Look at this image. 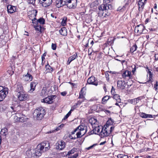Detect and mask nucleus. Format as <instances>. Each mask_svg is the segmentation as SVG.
<instances>
[{
  "instance_id": "1",
  "label": "nucleus",
  "mask_w": 158,
  "mask_h": 158,
  "mask_svg": "<svg viewBox=\"0 0 158 158\" xmlns=\"http://www.w3.org/2000/svg\"><path fill=\"white\" fill-rule=\"evenodd\" d=\"M87 128V127L85 126H79L71 132V135L69 136V138L71 139H75L76 138H81L86 133Z\"/></svg>"
},
{
  "instance_id": "2",
  "label": "nucleus",
  "mask_w": 158,
  "mask_h": 158,
  "mask_svg": "<svg viewBox=\"0 0 158 158\" xmlns=\"http://www.w3.org/2000/svg\"><path fill=\"white\" fill-rule=\"evenodd\" d=\"M46 113L44 109L40 107L35 109L34 112V115L38 120H40L43 118Z\"/></svg>"
},
{
  "instance_id": "3",
  "label": "nucleus",
  "mask_w": 158,
  "mask_h": 158,
  "mask_svg": "<svg viewBox=\"0 0 158 158\" xmlns=\"http://www.w3.org/2000/svg\"><path fill=\"white\" fill-rule=\"evenodd\" d=\"M39 150H38L37 148L36 150L30 148L26 151V154L28 157L35 158V157L36 156H41V153L39 152Z\"/></svg>"
},
{
  "instance_id": "4",
  "label": "nucleus",
  "mask_w": 158,
  "mask_h": 158,
  "mask_svg": "<svg viewBox=\"0 0 158 158\" xmlns=\"http://www.w3.org/2000/svg\"><path fill=\"white\" fill-rule=\"evenodd\" d=\"M10 108L11 109L12 111H13L14 112L13 114H16V117L17 118H16V119L18 121L21 123H23L27 121V118L25 115L23 114H20V115L17 113H15V112L16 111V110L14 106H11Z\"/></svg>"
},
{
  "instance_id": "5",
  "label": "nucleus",
  "mask_w": 158,
  "mask_h": 158,
  "mask_svg": "<svg viewBox=\"0 0 158 158\" xmlns=\"http://www.w3.org/2000/svg\"><path fill=\"white\" fill-rule=\"evenodd\" d=\"M109 126V120L107 122L106 124L104 126V127H101V129L102 130L100 133V135L102 137L107 136H108V130L107 127Z\"/></svg>"
},
{
  "instance_id": "6",
  "label": "nucleus",
  "mask_w": 158,
  "mask_h": 158,
  "mask_svg": "<svg viewBox=\"0 0 158 158\" xmlns=\"http://www.w3.org/2000/svg\"><path fill=\"white\" fill-rule=\"evenodd\" d=\"M37 11L36 10H32L28 12V16L30 19H31L33 23L35 24V21L37 19L36 18L37 14Z\"/></svg>"
},
{
  "instance_id": "7",
  "label": "nucleus",
  "mask_w": 158,
  "mask_h": 158,
  "mask_svg": "<svg viewBox=\"0 0 158 158\" xmlns=\"http://www.w3.org/2000/svg\"><path fill=\"white\" fill-rule=\"evenodd\" d=\"M8 93L7 88H4L2 86H0V101L3 100Z\"/></svg>"
},
{
  "instance_id": "8",
  "label": "nucleus",
  "mask_w": 158,
  "mask_h": 158,
  "mask_svg": "<svg viewBox=\"0 0 158 158\" xmlns=\"http://www.w3.org/2000/svg\"><path fill=\"white\" fill-rule=\"evenodd\" d=\"M109 9V0H103V4L98 7L100 10L105 11L106 12Z\"/></svg>"
},
{
  "instance_id": "9",
  "label": "nucleus",
  "mask_w": 158,
  "mask_h": 158,
  "mask_svg": "<svg viewBox=\"0 0 158 158\" xmlns=\"http://www.w3.org/2000/svg\"><path fill=\"white\" fill-rule=\"evenodd\" d=\"M56 97V95H52L50 96H48V97L41 100L42 102L46 103L48 104H51L53 102V99Z\"/></svg>"
},
{
  "instance_id": "10",
  "label": "nucleus",
  "mask_w": 158,
  "mask_h": 158,
  "mask_svg": "<svg viewBox=\"0 0 158 158\" xmlns=\"http://www.w3.org/2000/svg\"><path fill=\"white\" fill-rule=\"evenodd\" d=\"M18 99L21 101H24L28 98V94L24 92H20L17 94Z\"/></svg>"
},
{
  "instance_id": "11",
  "label": "nucleus",
  "mask_w": 158,
  "mask_h": 158,
  "mask_svg": "<svg viewBox=\"0 0 158 158\" xmlns=\"http://www.w3.org/2000/svg\"><path fill=\"white\" fill-rule=\"evenodd\" d=\"M144 28V26L141 24L135 27V32H137L139 34H141L143 33Z\"/></svg>"
},
{
  "instance_id": "12",
  "label": "nucleus",
  "mask_w": 158,
  "mask_h": 158,
  "mask_svg": "<svg viewBox=\"0 0 158 158\" xmlns=\"http://www.w3.org/2000/svg\"><path fill=\"white\" fill-rule=\"evenodd\" d=\"M147 0H139L137 5L139 6V10L142 11L144 8V5L146 2Z\"/></svg>"
},
{
  "instance_id": "13",
  "label": "nucleus",
  "mask_w": 158,
  "mask_h": 158,
  "mask_svg": "<svg viewBox=\"0 0 158 158\" xmlns=\"http://www.w3.org/2000/svg\"><path fill=\"white\" fill-rule=\"evenodd\" d=\"M77 0H69L68 4L67 7L69 9H74L77 6Z\"/></svg>"
},
{
  "instance_id": "14",
  "label": "nucleus",
  "mask_w": 158,
  "mask_h": 158,
  "mask_svg": "<svg viewBox=\"0 0 158 158\" xmlns=\"http://www.w3.org/2000/svg\"><path fill=\"white\" fill-rule=\"evenodd\" d=\"M65 144L63 141H58L56 143V148L59 150H62L65 148Z\"/></svg>"
},
{
  "instance_id": "15",
  "label": "nucleus",
  "mask_w": 158,
  "mask_h": 158,
  "mask_svg": "<svg viewBox=\"0 0 158 158\" xmlns=\"http://www.w3.org/2000/svg\"><path fill=\"white\" fill-rule=\"evenodd\" d=\"M46 142H44L40 144H38L37 146V150H39V152L41 153V155L42 153L44 152V150Z\"/></svg>"
},
{
  "instance_id": "16",
  "label": "nucleus",
  "mask_w": 158,
  "mask_h": 158,
  "mask_svg": "<svg viewBox=\"0 0 158 158\" xmlns=\"http://www.w3.org/2000/svg\"><path fill=\"white\" fill-rule=\"evenodd\" d=\"M96 80L94 76H92L88 78L87 82L89 84H91L97 86L98 83Z\"/></svg>"
},
{
  "instance_id": "17",
  "label": "nucleus",
  "mask_w": 158,
  "mask_h": 158,
  "mask_svg": "<svg viewBox=\"0 0 158 158\" xmlns=\"http://www.w3.org/2000/svg\"><path fill=\"white\" fill-rule=\"evenodd\" d=\"M127 85V84L124 81L122 80H118L117 81L118 87L121 89H124Z\"/></svg>"
},
{
  "instance_id": "18",
  "label": "nucleus",
  "mask_w": 158,
  "mask_h": 158,
  "mask_svg": "<svg viewBox=\"0 0 158 158\" xmlns=\"http://www.w3.org/2000/svg\"><path fill=\"white\" fill-rule=\"evenodd\" d=\"M7 8L8 13H13L16 10V7L15 6L10 5L7 6Z\"/></svg>"
},
{
  "instance_id": "19",
  "label": "nucleus",
  "mask_w": 158,
  "mask_h": 158,
  "mask_svg": "<svg viewBox=\"0 0 158 158\" xmlns=\"http://www.w3.org/2000/svg\"><path fill=\"white\" fill-rule=\"evenodd\" d=\"M24 80L27 81H30L32 80L33 77L32 76L28 73L23 77Z\"/></svg>"
},
{
  "instance_id": "20",
  "label": "nucleus",
  "mask_w": 158,
  "mask_h": 158,
  "mask_svg": "<svg viewBox=\"0 0 158 158\" xmlns=\"http://www.w3.org/2000/svg\"><path fill=\"white\" fill-rule=\"evenodd\" d=\"M41 2L43 3V5L45 7L49 6L52 3V0H40Z\"/></svg>"
},
{
  "instance_id": "21",
  "label": "nucleus",
  "mask_w": 158,
  "mask_h": 158,
  "mask_svg": "<svg viewBox=\"0 0 158 158\" xmlns=\"http://www.w3.org/2000/svg\"><path fill=\"white\" fill-rule=\"evenodd\" d=\"M131 73L130 71H125L123 72L122 75L124 79H125L127 77H128L129 78H131L132 77Z\"/></svg>"
},
{
  "instance_id": "22",
  "label": "nucleus",
  "mask_w": 158,
  "mask_h": 158,
  "mask_svg": "<svg viewBox=\"0 0 158 158\" xmlns=\"http://www.w3.org/2000/svg\"><path fill=\"white\" fill-rule=\"evenodd\" d=\"M48 94V91L46 87H44L40 94V95L42 97H44L47 96Z\"/></svg>"
},
{
  "instance_id": "23",
  "label": "nucleus",
  "mask_w": 158,
  "mask_h": 158,
  "mask_svg": "<svg viewBox=\"0 0 158 158\" xmlns=\"http://www.w3.org/2000/svg\"><path fill=\"white\" fill-rule=\"evenodd\" d=\"M101 106L99 105H95L91 107L92 110L96 112H99L102 110Z\"/></svg>"
},
{
  "instance_id": "24",
  "label": "nucleus",
  "mask_w": 158,
  "mask_h": 158,
  "mask_svg": "<svg viewBox=\"0 0 158 158\" xmlns=\"http://www.w3.org/2000/svg\"><path fill=\"white\" fill-rule=\"evenodd\" d=\"M38 84L37 82L34 81L32 82L30 84L31 89L29 91V92L31 93L35 89V87L36 85Z\"/></svg>"
},
{
  "instance_id": "25",
  "label": "nucleus",
  "mask_w": 158,
  "mask_h": 158,
  "mask_svg": "<svg viewBox=\"0 0 158 158\" xmlns=\"http://www.w3.org/2000/svg\"><path fill=\"white\" fill-rule=\"evenodd\" d=\"M93 131L94 132L95 134H99L100 135V126L98 125V124H97L96 126H94Z\"/></svg>"
},
{
  "instance_id": "26",
  "label": "nucleus",
  "mask_w": 158,
  "mask_h": 158,
  "mask_svg": "<svg viewBox=\"0 0 158 158\" xmlns=\"http://www.w3.org/2000/svg\"><path fill=\"white\" fill-rule=\"evenodd\" d=\"M89 122L92 126L93 127H94V126H96L98 123L97 119L94 118H91L90 119Z\"/></svg>"
},
{
  "instance_id": "27",
  "label": "nucleus",
  "mask_w": 158,
  "mask_h": 158,
  "mask_svg": "<svg viewBox=\"0 0 158 158\" xmlns=\"http://www.w3.org/2000/svg\"><path fill=\"white\" fill-rule=\"evenodd\" d=\"M140 116L143 118H152L155 117V115L152 116L151 114H147L144 113H142L140 114Z\"/></svg>"
},
{
  "instance_id": "28",
  "label": "nucleus",
  "mask_w": 158,
  "mask_h": 158,
  "mask_svg": "<svg viewBox=\"0 0 158 158\" xmlns=\"http://www.w3.org/2000/svg\"><path fill=\"white\" fill-rule=\"evenodd\" d=\"M59 32L62 35H67V29L65 27H63L59 30Z\"/></svg>"
},
{
  "instance_id": "29",
  "label": "nucleus",
  "mask_w": 158,
  "mask_h": 158,
  "mask_svg": "<svg viewBox=\"0 0 158 158\" xmlns=\"http://www.w3.org/2000/svg\"><path fill=\"white\" fill-rule=\"evenodd\" d=\"M99 3L98 0H94L91 3L89 4L91 8H93L97 6L98 4Z\"/></svg>"
},
{
  "instance_id": "30",
  "label": "nucleus",
  "mask_w": 158,
  "mask_h": 158,
  "mask_svg": "<svg viewBox=\"0 0 158 158\" xmlns=\"http://www.w3.org/2000/svg\"><path fill=\"white\" fill-rule=\"evenodd\" d=\"M45 68L47 72L48 73L52 72L53 70V68L51 67L50 65H49L48 62L47 64L45 65Z\"/></svg>"
},
{
  "instance_id": "31",
  "label": "nucleus",
  "mask_w": 158,
  "mask_h": 158,
  "mask_svg": "<svg viewBox=\"0 0 158 158\" xmlns=\"http://www.w3.org/2000/svg\"><path fill=\"white\" fill-rule=\"evenodd\" d=\"M114 99H115L116 101L118 103L121 102V99L120 98V96L118 94H115L113 96Z\"/></svg>"
},
{
  "instance_id": "32",
  "label": "nucleus",
  "mask_w": 158,
  "mask_h": 158,
  "mask_svg": "<svg viewBox=\"0 0 158 158\" xmlns=\"http://www.w3.org/2000/svg\"><path fill=\"white\" fill-rule=\"evenodd\" d=\"M56 6L58 8H59L64 6L63 5L62 0H56Z\"/></svg>"
},
{
  "instance_id": "33",
  "label": "nucleus",
  "mask_w": 158,
  "mask_h": 158,
  "mask_svg": "<svg viewBox=\"0 0 158 158\" xmlns=\"http://www.w3.org/2000/svg\"><path fill=\"white\" fill-rule=\"evenodd\" d=\"M109 100V96L106 95L102 99V103L103 104H105Z\"/></svg>"
},
{
  "instance_id": "34",
  "label": "nucleus",
  "mask_w": 158,
  "mask_h": 158,
  "mask_svg": "<svg viewBox=\"0 0 158 158\" xmlns=\"http://www.w3.org/2000/svg\"><path fill=\"white\" fill-rule=\"evenodd\" d=\"M8 131V129L6 128L2 129L1 131V134L2 135L6 136Z\"/></svg>"
},
{
  "instance_id": "35",
  "label": "nucleus",
  "mask_w": 158,
  "mask_h": 158,
  "mask_svg": "<svg viewBox=\"0 0 158 158\" xmlns=\"http://www.w3.org/2000/svg\"><path fill=\"white\" fill-rule=\"evenodd\" d=\"M35 22H39L40 24H45V20L44 18H40L38 19H37Z\"/></svg>"
},
{
  "instance_id": "36",
  "label": "nucleus",
  "mask_w": 158,
  "mask_h": 158,
  "mask_svg": "<svg viewBox=\"0 0 158 158\" xmlns=\"http://www.w3.org/2000/svg\"><path fill=\"white\" fill-rule=\"evenodd\" d=\"M128 5V4L127 3H126L125 5L123 6L122 7L121 6L119 7L117 9V11H120L122 10V11L124 10L127 6Z\"/></svg>"
},
{
  "instance_id": "37",
  "label": "nucleus",
  "mask_w": 158,
  "mask_h": 158,
  "mask_svg": "<svg viewBox=\"0 0 158 158\" xmlns=\"http://www.w3.org/2000/svg\"><path fill=\"white\" fill-rule=\"evenodd\" d=\"M77 57V55L76 53H75L73 56H70L69 58L70 61H72L73 60H74Z\"/></svg>"
},
{
  "instance_id": "38",
  "label": "nucleus",
  "mask_w": 158,
  "mask_h": 158,
  "mask_svg": "<svg viewBox=\"0 0 158 158\" xmlns=\"http://www.w3.org/2000/svg\"><path fill=\"white\" fill-rule=\"evenodd\" d=\"M23 89V88L22 86L20 85H18L17 86V91L18 92V93L20 92H22Z\"/></svg>"
},
{
  "instance_id": "39",
  "label": "nucleus",
  "mask_w": 158,
  "mask_h": 158,
  "mask_svg": "<svg viewBox=\"0 0 158 158\" xmlns=\"http://www.w3.org/2000/svg\"><path fill=\"white\" fill-rule=\"evenodd\" d=\"M137 45L136 44H135L133 45L131 48H130V51L132 52H133L134 51H135L137 49Z\"/></svg>"
},
{
  "instance_id": "40",
  "label": "nucleus",
  "mask_w": 158,
  "mask_h": 158,
  "mask_svg": "<svg viewBox=\"0 0 158 158\" xmlns=\"http://www.w3.org/2000/svg\"><path fill=\"white\" fill-rule=\"evenodd\" d=\"M118 158H128V157L127 155L123 154H119L117 156Z\"/></svg>"
},
{
  "instance_id": "41",
  "label": "nucleus",
  "mask_w": 158,
  "mask_h": 158,
  "mask_svg": "<svg viewBox=\"0 0 158 158\" xmlns=\"http://www.w3.org/2000/svg\"><path fill=\"white\" fill-rule=\"evenodd\" d=\"M45 145L44 150V152L48 150L50 148L49 144L48 142H46Z\"/></svg>"
},
{
  "instance_id": "42",
  "label": "nucleus",
  "mask_w": 158,
  "mask_h": 158,
  "mask_svg": "<svg viewBox=\"0 0 158 158\" xmlns=\"http://www.w3.org/2000/svg\"><path fill=\"white\" fill-rule=\"evenodd\" d=\"M67 19V18L66 17H64L63 18L61 22V24L62 26H64L66 25Z\"/></svg>"
},
{
  "instance_id": "43",
  "label": "nucleus",
  "mask_w": 158,
  "mask_h": 158,
  "mask_svg": "<svg viewBox=\"0 0 158 158\" xmlns=\"http://www.w3.org/2000/svg\"><path fill=\"white\" fill-rule=\"evenodd\" d=\"M154 88L155 90L158 92V82L156 81V83L154 85Z\"/></svg>"
},
{
  "instance_id": "44",
  "label": "nucleus",
  "mask_w": 158,
  "mask_h": 158,
  "mask_svg": "<svg viewBox=\"0 0 158 158\" xmlns=\"http://www.w3.org/2000/svg\"><path fill=\"white\" fill-rule=\"evenodd\" d=\"M75 148L72 149L70 151L68 152L67 155H69L70 154H72L74 153L75 152Z\"/></svg>"
},
{
  "instance_id": "45",
  "label": "nucleus",
  "mask_w": 158,
  "mask_h": 158,
  "mask_svg": "<svg viewBox=\"0 0 158 158\" xmlns=\"http://www.w3.org/2000/svg\"><path fill=\"white\" fill-rule=\"evenodd\" d=\"M83 88H82L79 94V96L78 97L79 98H84V96L82 94V90L83 89Z\"/></svg>"
},
{
  "instance_id": "46",
  "label": "nucleus",
  "mask_w": 158,
  "mask_h": 158,
  "mask_svg": "<svg viewBox=\"0 0 158 158\" xmlns=\"http://www.w3.org/2000/svg\"><path fill=\"white\" fill-rule=\"evenodd\" d=\"M69 1V0H62V1L64 5H66L67 6Z\"/></svg>"
},
{
  "instance_id": "47",
  "label": "nucleus",
  "mask_w": 158,
  "mask_h": 158,
  "mask_svg": "<svg viewBox=\"0 0 158 158\" xmlns=\"http://www.w3.org/2000/svg\"><path fill=\"white\" fill-rule=\"evenodd\" d=\"M111 93L113 96L116 94L115 91V89L113 86L112 87V89L111 90Z\"/></svg>"
},
{
  "instance_id": "48",
  "label": "nucleus",
  "mask_w": 158,
  "mask_h": 158,
  "mask_svg": "<svg viewBox=\"0 0 158 158\" xmlns=\"http://www.w3.org/2000/svg\"><path fill=\"white\" fill-rule=\"evenodd\" d=\"M114 122V121L111 118H109V125H113Z\"/></svg>"
},
{
  "instance_id": "49",
  "label": "nucleus",
  "mask_w": 158,
  "mask_h": 158,
  "mask_svg": "<svg viewBox=\"0 0 158 158\" xmlns=\"http://www.w3.org/2000/svg\"><path fill=\"white\" fill-rule=\"evenodd\" d=\"M78 105H77V103H76L75 105L73 106L71 108V110H73L75 109L78 107Z\"/></svg>"
},
{
  "instance_id": "50",
  "label": "nucleus",
  "mask_w": 158,
  "mask_h": 158,
  "mask_svg": "<svg viewBox=\"0 0 158 158\" xmlns=\"http://www.w3.org/2000/svg\"><path fill=\"white\" fill-rule=\"evenodd\" d=\"M35 0H28V2L29 4H31L33 5L35 4Z\"/></svg>"
},
{
  "instance_id": "51",
  "label": "nucleus",
  "mask_w": 158,
  "mask_h": 158,
  "mask_svg": "<svg viewBox=\"0 0 158 158\" xmlns=\"http://www.w3.org/2000/svg\"><path fill=\"white\" fill-rule=\"evenodd\" d=\"M108 71H106L105 73V77L106 78V80L108 81H109V74L108 73Z\"/></svg>"
},
{
  "instance_id": "52",
  "label": "nucleus",
  "mask_w": 158,
  "mask_h": 158,
  "mask_svg": "<svg viewBox=\"0 0 158 158\" xmlns=\"http://www.w3.org/2000/svg\"><path fill=\"white\" fill-rule=\"evenodd\" d=\"M78 154L77 153L75 154L74 155L71 156L69 157L70 158H77V157L78 156Z\"/></svg>"
},
{
  "instance_id": "53",
  "label": "nucleus",
  "mask_w": 158,
  "mask_h": 158,
  "mask_svg": "<svg viewBox=\"0 0 158 158\" xmlns=\"http://www.w3.org/2000/svg\"><path fill=\"white\" fill-rule=\"evenodd\" d=\"M78 154L77 153L75 154L74 155L71 156L69 157L70 158H77V157L78 156Z\"/></svg>"
},
{
  "instance_id": "54",
  "label": "nucleus",
  "mask_w": 158,
  "mask_h": 158,
  "mask_svg": "<svg viewBox=\"0 0 158 158\" xmlns=\"http://www.w3.org/2000/svg\"><path fill=\"white\" fill-rule=\"evenodd\" d=\"M154 57V60L155 61L158 60V53L155 54Z\"/></svg>"
},
{
  "instance_id": "55",
  "label": "nucleus",
  "mask_w": 158,
  "mask_h": 158,
  "mask_svg": "<svg viewBox=\"0 0 158 158\" xmlns=\"http://www.w3.org/2000/svg\"><path fill=\"white\" fill-rule=\"evenodd\" d=\"M56 48V46L55 44L52 43V48L53 50H55Z\"/></svg>"
},
{
  "instance_id": "56",
  "label": "nucleus",
  "mask_w": 158,
  "mask_h": 158,
  "mask_svg": "<svg viewBox=\"0 0 158 158\" xmlns=\"http://www.w3.org/2000/svg\"><path fill=\"white\" fill-rule=\"evenodd\" d=\"M96 145V144H94L90 146L89 147L87 148L86 149H87L88 150H89V149L92 148L94 147Z\"/></svg>"
},
{
  "instance_id": "57",
  "label": "nucleus",
  "mask_w": 158,
  "mask_h": 158,
  "mask_svg": "<svg viewBox=\"0 0 158 158\" xmlns=\"http://www.w3.org/2000/svg\"><path fill=\"white\" fill-rule=\"evenodd\" d=\"M67 94V92L66 91H64L61 93L60 94L63 96H65Z\"/></svg>"
},
{
  "instance_id": "58",
  "label": "nucleus",
  "mask_w": 158,
  "mask_h": 158,
  "mask_svg": "<svg viewBox=\"0 0 158 158\" xmlns=\"http://www.w3.org/2000/svg\"><path fill=\"white\" fill-rule=\"evenodd\" d=\"M51 16L53 18L56 19V16L54 14H52L51 15Z\"/></svg>"
},
{
  "instance_id": "59",
  "label": "nucleus",
  "mask_w": 158,
  "mask_h": 158,
  "mask_svg": "<svg viewBox=\"0 0 158 158\" xmlns=\"http://www.w3.org/2000/svg\"><path fill=\"white\" fill-rule=\"evenodd\" d=\"M112 38V39L110 40H111L110 41H109V43H110L111 44H112L113 43L114 41V40L115 39V38Z\"/></svg>"
},
{
  "instance_id": "60",
  "label": "nucleus",
  "mask_w": 158,
  "mask_h": 158,
  "mask_svg": "<svg viewBox=\"0 0 158 158\" xmlns=\"http://www.w3.org/2000/svg\"><path fill=\"white\" fill-rule=\"evenodd\" d=\"M82 101L81 100L78 101L77 103H76L79 106L81 105V104L82 103Z\"/></svg>"
},
{
  "instance_id": "61",
  "label": "nucleus",
  "mask_w": 158,
  "mask_h": 158,
  "mask_svg": "<svg viewBox=\"0 0 158 158\" xmlns=\"http://www.w3.org/2000/svg\"><path fill=\"white\" fill-rule=\"evenodd\" d=\"M89 40H88L87 41V43H86V44L84 45V46H85L86 48H87L88 47V43Z\"/></svg>"
},
{
  "instance_id": "62",
  "label": "nucleus",
  "mask_w": 158,
  "mask_h": 158,
  "mask_svg": "<svg viewBox=\"0 0 158 158\" xmlns=\"http://www.w3.org/2000/svg\"><path fill=\"white\" fill-rule=\"evenodd\" d=\"M109 73H111L114 74H117L118 73L116 72H115V71L113 72V71H109Z\"/></svg>"
},
{
  "instance_id": "63",
  "label": "nucleus",
  "mask_w": 158,
  "mask_h": 158,
  "mask_svg": "<svg viewBox=\"0 0 158 158\" xmlns=\"http://www.w3.org/2000/svg\"><path fill=\"white\" fill-rule=\"evenodd\" d=\"M114 129V127L112 126L110 127V132H112Z\"/></svg>"
},
{
  "instance_id": "64",
  "label": "nucleus",
  "mask_w": 158,
  "mask_h": 158,
  "mask_svg": "<svg viewBox=\"0 0 158 158\" xmlns=\"http://www.w3.org/2000/svg\"><path fill=\"white\" fill-rule=\"evenodd\" d=\"M69 116L68 115H67V114H66V115L64 117V118L63 119H64V120H65V119H67V118H68V117H69Z\"/></svg>"
}]
</instances>
